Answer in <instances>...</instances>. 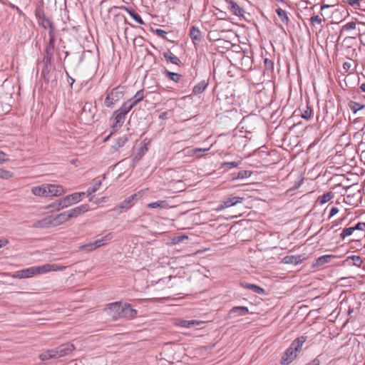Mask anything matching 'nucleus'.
Instances as JSON below:
<instances>
[{"instance_id": "obj_29", "label": "nucleus", "mask_w": 365, "mask_h": 365, "mask_svg": "<svg viewBox=\"0 0 365 365\" xmlns=\"http://www.w3.org/2000/svg\"><path fill=\"white\" fill-rule=\"evenodd\" d=\"M136 197H137V194H133V195H130V197H128V198H126L121 202L120 207L121 209L130 208L133 205V201Z\"/></svg>"}, {"instance_id": "obj_30", "label": "nucleus", "mask_w": 365, "mask_h": 365, "mask_svg": "<svg viewBox=\"0 0 365 365\" xmlns=\"http://www.w3.org/2000/svg\"><path fill=\"white\" fill-rule=\"evenodd\" d=\"M190 36L193 41L200 40L202 38L201 31L197 26H192L190 29Z\"/></svg>"}, {"instance_id": "obj_12", "label": "nucleus", "mask_w": 365, "mask_h": 365, "mask_svg": "<svg viewBox=\"0 0 365 365\" xmlns=\"http://www.w3.org/2000/svg\"><path fill=\"white\" fill-rule=\"evenodd\" d=\"M52 227L58 226L63 222L69 220L66 211L63 212L56 216H50Z\"/></svg>"}, {"instance_id": "obj_18", "label": "nucleus", "mask_w": 365, "mask_h": 365, "mask_svg": "<svg viewBox=\"0 0 365 365\" xmlns=\"http://www.w3.org/2000/svg\"><path fill=\"white\" fill-rule=\"evenodd\" d=\"M32 227L36 228H49L52 227L50 216L34 222Z\"/></svg>"}, {"instance_id": "obj_38", "label": "nucleus", "mask_w": 365, "mask_h": 365, "mask_svg": "<svg viewBox=\"0 0 365 365\" xmlns=\"http://www.w3.org/2000/svg\"><path fill=\"white\" fill-rule=\"evenodd\" d=\"M134 106L131 104V103L129 102L128 100L126 102H125L122 106L118 108V110L120 111L121 113H124L125 115H127L128 112L133 108Z\"/></svg>"}, {"instance_id": "obj_11", "label": "nucleus", "mask_w": 365, "mask_h": 365, "mask_svg": "<svg viewBox=\"0 0 365 365\" xmlns=\"http://www.w3.org/2000/svg\"><path fill=\"white\" fill-rule=\"evenodd\" d=\"M79 202V195L76 193L66 195V197L60 199V204L63 205V207L66 208L71 206L73 204Z\"/></svg>"}, {"instance_id": "obj_60", "label": "nucleus", "mask_w": 365, "mask_h": 365, "mask_svg": "<svg viewBox=\"0 0 365 365\" xmlns=\"http://www.w3.org/2000/svg\"><path fill=\"white\" fill-rule=\"evenodd\" d=\"M208 150H209V148H205V149L195 148L192 150V153L197 154L198 152H205V151H207Z\"/></svg>"}, {"instance_id": "obj_16", "label": "nucleus", "mask_w": 365, "mask_h": 365, "mask_svg": "<svg viewBox=\"0 0 365 365\" xmlns=\"http://www.w3.org/2000/svg\"><path fill=\"white\" fill-rule=\"evenodd\" d=\"M248 312L249 310L247 307H234L230 310L228 315L230 318L236 316H245L248 313Z\"/></svg>"}, {"instance_id": "obj_23", "label": "nucleus", "mask_w": 365, "mask_h": 365, "mask_svg": "<svg viewBox=\"0 0 365 365\" xmlns=\"http://www.w3.org/2000/svg\"><path fill=\"white\" fill-rule=\"evenodd\" d=\"M163 73L165 76L167 78L175 83L180 82L182 78V76L180 74L169 71L167 69H164L163 71Z\"/></svg>"}, {"instance_id": "obj_37", "label": "nucleus", "mask_w": 365, "mask_h": 365, "mask_svg": "<svg viewBox=\"0 0 365 365\" xmlns=\"http://www.w3.org/2000/svg\"><path fill=\"white\" fill-rule=\"evenodd\" d=\"M148 148L145 146H142L140 148L138 153L133 158V163H138L141 158L145 154Z\"/></svg>"}, {"instance_id": "obj_15", "label": "nucleus", "mask_w": 365, "mask_h": 365, "mask_svg": "<svg viewBox=\"0 0 365 365\" xmlns=\"http://www.w3.org/2000/svg\"><path fill=\"white\" fill-rule=\"evenodd\" d=\"M123 308L122 318L133 319L136 317L137 311L133 309L130 304L123 303Z\"/></svg>"}, {"instance_id": "obj_48", "label": "nucleus", "mask_w": 365, "mask_h": 365, "mask_svg": "<svg viewBox=\"0 0 365 365\" xmlns=\"http://www.w3.org/2000/svg\"><path fill=\"white\" fill-rule=\"evenodd\" d=\"M264 64L267 70H272L274 68V63L270 59L265 58L264 61Z\"/></svg>"}, {"instance_id": "obj_34", "label": "nucleus", "mask_w": 365, "mask_h": 365, "mask_svg": "<svg viewBox=\"0 0 365 365\" xmlns=\"http://www.w3.org/2000/svg\"><path fill=\"white\" fill-rule=\"evenodd\" d=\"M207 86V83L202 81L194 86L192 91L195 94L202 93L205 90Z\"/></svg>"}, {"instance_id": "obj_52", "label": "nucleus", "mask_w": 365, "mask_h": 365, "mask_svg": "<svg viewBox=\"0 0 365 365\" xmlns=\"http://www.w3.org/2000/svg\"><path fill=\"white\" fill-rule=\"evenodd\" d=\"M204 322H202V321H198V320H189V328L190 327H194V326H198V325H200L202 324H203Z\"/></svg>"}, {"instance_id": "obj_32", "label": "nucleus", "mask_w": 365, "mask_h": 365, "mask_svg": "<svg viewBox=\"0 0 365 365\" xmlns=\"http://www.w3.org/2000/svg\"><path fill=\"white\" fill-rule=\"evenodd\" d=\"M34 269L36 275L51 272L50 264H45L41 266H34Z\"/></svg>"}, {"instance_id": "obj_46", "label": "nucleus", "mask_w": 365, "mask_h": 365, "mask_svg": "<svg viewBox=\"0 0 365 365\" xmlns=\"http://www.w3.org/2000/svg\"><path fill=\"white\" fill-rule=\"evenodd\" d=\"M51 272L63 271L66 269V266L57 264H50Z\"/></svg>"}, {"instance_id": "obj_27", "label": "nucleus", "mask_w": 365, "mask_h": 365, "mask_svg": "<svg viewBox=\"0 0 365 365\" xmlns=\"http://www.w3.org/2000/svg\"><path fill=\"white\" fill-rule=\"evenodd\" d=\"M123 9L126 11L130 14V16L131 17H133V19L136 22H138L139 24H144V21L142 19V18L140 17V16L138 14H137L133 9H130V8H128L126 6H123Z\"/></svg>"}, {"instance_id": "obj_40", "label": "nucleus", "mask_w": 365, "mask_h": 365, "mask_svg": "<svg viewBox=\"0 0 365 365\" xmlns=\"http://www.w3.org/2000/svg\"><path fill=\"white\" fill-rule=\"evenodd\" d=\"M127 141H128V138L126 135H123V136L118 138L116 140L115 145H113L114 149L118 150L120 148L123 147L126 143Z\"/></svg>"}, {"instance_id": "obj_26", "label": "nucleus", "mask_w": 365, "mask_h": 365, "mask_svg": "<svg viewBox=\"0 0 365 365\" xmlns=\"http://www.w3.org/2000/svg\"><path fill=\"white\" fill-rule=\"evenodd\" d=\"M144 98V91L143 89H141L138 91L134 96L128 99L129 102L131 103V104L135 106L137 105L139 102H140Z\"/></svg>"}, {"instance_id": "obj_35", "label": "nucleus", "mask_w": 365, "mask_h": 365, "mask_svg": "<svg viewBox=\"0 0 365 365\" xmlns=\"http://www.w3.org/2000/svg\"><path fill=\"white\" fill-rule=\"evenodd\" d=\"M63 205L60 204V200H56V202L47 205L45 209L48 210L49 212L52 211H59L61 209H63Z\"/></svg>"}, {"instance_id": "obj_36", "label": "nucleus", "mask_w": 365, "mask_h": 365, "mask_svg": "<svg viewBox=\"0 0 365 365\" xmlns=\"http://www.w3.org/2000/svg\"><path fill=\"white\" fill-rule=\"evenodd\" d=\"M349 107L354 113H356L359 110L363 109L364 108V105L351 101L349 103Z\"/></svg>"}, {"instance_id": "obj_10", "label": "nucleus", "mask_w": 365, "mask_h": 365, "mask_svg": "<svg viewBox=\"0 0 365 365\" xmlns=\"http://www.w3.org/2000/svg\"><path fill=\"white\" fill-rule=\"evenodd\" d=\"M88 205L84 204V205H81V206L76 207L73 209L67 210L66 213L70 220L73 217H77L78 215L88 211Z\"/></svg>"}, {"instance_id": "obj_2", "label": "nucleus", "mask_w": 365, "mask_h": 365, "mask_svg": "<svg viewBox=\"0 0 365 365\" xmlns=\"http://www.w3.org/2000/svg\"><path fill=\"white\" fill-rule=\"evenodd\" d=\"M105 312L114 320L122 318V313L123 312V303L121 302L110 303L106 305Z\"/></svg>"}, {"instance_id": "obj_21", "label": "nucleus", "mask_w": 365, "mask_h": 365, "mask_svg": "<svg viewBox=\"0 0 365 365\" xmlns=\"http://www.w3.org/2000/svg\"><path fill=\"white\" fill-rule=\"evenodd\" d=\"M333 258H334V256L331 255L321 256L315 260V262L313 264V266L317 267H322L324 264L330 262L331 259Z\"/></svg>"}, {"instance_id": "obj_3", "label": "nucleus", "mask_w": 365, "mask_h": 365, "mask_svg": "<svg viewBox=\"0 0 365 365\" xmlns=\"http://www.w3.org/2000/svg\"><path fill=\"white\" fill-rule=\"evenodd\" d=\"M123 96V88L116 87L110 92L107 93V96L105 99V105L108 108H111Z\"/></svg>"}, {"instance_id": "obj_43", "label": "nucleus", "mask_w": 365, "mask_h": 365, "mask_svg": "<svg viewBox=\"0 0 365 365\" xmlns=\"http://www.w3.org/2000/svg\"><path fill=\"white\" fill-rule=\"evenodd\" d=\"M13 177V173L9 170L0 168V178L9 179Z\"/></svg>"}, {"instance_id": "obj_54", "label": "nucleus", "mask_w": 365, "mask_h": 365, "mask_svg": "<svg viewBox=\"0 0 365 365\" xmlns=\"http://www.w3.org/2000/svg\"><path fill=\"white\" fill-rule=\"evenodd\" d=\"M178 325L185 328H189V320H180L178 323Z\"/></svg>"}, {"instance_id": "obj_13", "label": "nucleus", "mask_w": 365, "mask_h": 365, "mask_svg": "<svg viewBox=\"0 0 365 365\" xmlns=\"http://www.w3.org/2000/svg\"><path fill=\"white\" fill-rule=\"evenodd\" d=\"M48 196H60L65 192L63 186L54 184H47Z\"/></svg>"}, {"instance_id": "obj_63", "label": "nucleus", "mask_w": 365, "mask_h": 365, "mask_svg": "<svg viewBox=\"0 0 365 365\" xmlns=\"http://www.w3.org/2000/svg\"><path fill=\"white\" fill-rule=\"evenodd\" d=\"M8 240H6V239H1L0 240V248L5 246L6 245L8 244Z\"/></svg>"}, {"instance_id": "obj_42", "label": "nucleus", "mask_w": 365, "mask_h": 365, "mask_svg": "<svg viewBox=\"0 0 365 365\" xmlns=\"http://www.w3.org/2000/svg\"><path fill=\"white\" fill-rule=\"evenodd\" d=\"M349 259H351L354 262L353 265L358 267H361L362 262H363L361 258L359 256H356V255L349 256L347 257L346 260H349Z\"/></svg>"}, {"instance_id": "obj_4", "label": "nucleus", "mask_w": 365, "mask_h": 365, "mask_svg": "<svg viewBox=\"0 0 365 365\" xmlns=\"http://www.w3.org/2000/svg\"><path fill=\"white\" fill-rule=\"evenodd\" d=\"M354 232H359V235H365V222H358L354 227L344 228L340 233L341 240H345L347 237L352 235Z\"/></svg>"}, {"instance_id": "obj_9", "label": "nucleus", "mask_w": 365, "mask_h": 365, "mask_svg": "<svg viewBox=\"0 0 365 365\" xmlns=\"http://www.w3.org/2000/svg\"><path fill=\"white\" fill-rule=\"evenodd\" d=\"M125 115L124 113H121L118 110H116L113 112V116L114 117V123L112 125V129L113 131H117L119 128L123 125Z\"/></svg>"}, {"instance_id": "obj_8", "label": "nucleus", "mask_w": 365, "mask_h": 365, "mask_svg": "<svg viewBox=\"0 0 365 365\" xmlns=\"http://www.w3.org/2000/svg\"><path fill=\"white\" fill-rule=\"evenodd\" d=\"M243 200V197H229L221 202L218 206L217 210H222L231 206H234L237 203L242 202Z\"/></svg>"}, {"instance_id": "obj_14", "label": "nucleus", "mask_w": 365, "mask_h": 365, "mask_svg": "<svg viewBox=\"0 0 365 365\" xmlns=\"http://www.w3.org/2000/svg\"><path fill=\"white\" fill-rule=\"evenodd\" d=\"M36 275L34 267H31L26 269H24L16 272L14 274V277L19 279L29 278Z\"/></svg>"}, {"instance_id": "obj_39", "label": "nucleus", "mask_w": 365, "mask_h": 365, "mask_svg": "<svg viewBox=\"0 0 365 365\" xmlns=\"http://www.w3.org/2000/svg\"><path fill=\"white\" fill-rule=\"evenodd\" d=\"M333 197V193L331 192H328L323 194L322 196H319L318 198V201L321 205H323L328 201H329Z\"/></svg>"}, {"instance_id": "obj_5", "label": "nucleus", "mask_w": 365, "mask_h": 365, "mask_svg": "<svg viewBox=\"0 0 365 365\" xmlns=\"http://www.w3.org/2000/svg\"><path fill=\"white\" fill-rule=\"evenodd\" d=\"M75 349V346L71 343L63 344L53 349L56 358L59 359L70 355Z\"/></svg>"}, {"instance_id": "obj_53", "label": "nucleus", "mask_w": 365, "mask_h": 365, "mask_svg": "<svg viewBox=\"0 0 365 365\" xmlns=\"http://www.w3.org/2000/svg\"><path fill=\"white\" fill-rule=\"evenodd\" d=\"M344 27L346 28V29L347 30H353V29H355L356 28V23L354 22V21H351V22H349L347 23Z\"/></svg>"}, {"instance_id": "obj_64", "label": "nucleus", "mask_w": 365, "mask_h": 365, "mask_svg": "<svg viewBox=\"0 0 365 365\" xmlns=\"http://www.w3.org/2000/svg\"><path fill=\"white\" fill-rule=\"evenodd\" d=\"M330 7H331V6H330V5H327V4H323V5H322V6H321V15H322V16H323V13H322V12L324 11V9H329V8H330Z\"/></svg>"}, {"instance_id": "obj_56", "label": "nucleus", "mask_w": 365, "mask_h": 365, "mask_svg": "<svg viewBox=\"0 0 365 365\" xmlns=\"http://www.w3.org/2000/svg\"><path fill=\"white\" fill-rule=\"evenodd\" d=\"M8 158H6V155L0 150V163H3L4 162L8 161Z\"/></svg>"}, {"instance_id": "obj_57", "label": "nucleus", "mask_w": 365, "mask_h": 365, "mask_svg": "<svg viewBox=\"0 0 365 365\" xmlns=\"http://www.w3.org/2000/svg\"><path fill=\"white\" fill-rule=\"evenodd\" d=\"M351 68V63L350 62H344L343 63V69L345 72H348Z\"/></svg>"}, {"instance_id": "obj_17", "label": "nucleus", "mask_w": 365, "mask_h": 365, "mask_svg": "<svg viewBox=\"0 0 365 365\" xmlns=\"http://www.w3.org/2000/svg\"><path fill=\"white\" fill-rule=\"evenodd\" d=\"M228 10L234 15L237 16H243L245 11L235 1H230V4L227 5Z\"/></svg>"}, {"instance_id": "obj_25", "label": "nucleus", "mask_w": 365, "mask_h": 365, "mask_svg": "<svg viewBox=\"0 0 365 365\" xmlns=\"http://www.w3.org/2000/svg\"><path fill=\"white\" fill-rule=\"evenodd\" d=\"M163 56L168 61H169L173 64L179 66L181 63V61L179 59V58L178 56H176L175 55H174L170 51L165 52L163 53Z\"/></svg>"}, {"instance_id": "obj_20", "label": "nucleus", "mask_w": 365, "mask_h": 365, "mask_svg": "<svg viewBox=\"0 0 365 365\" xmlns=\"http://www.w3.org/2000/svg\"><path fill=\"white\" fill-rule=\"evenodd\" d=\"M41 361L56 359L53 349L43 350L38 356Z\"/></svg>"}, {"instance_id": "obj_31", "label": "nucleus", "mask_w": 365, "mask_h": 365, "mask_svg": "<svg viewBox=\"0 0 365 365\" xmlns=\"http://www.w3.org/2000/svg\"><path fill=\"white\" fill-rule=\"evenodd\" d=\"M276 13L278 15L279 18L281 19V21L285 24L286 25H288L289 23V18L287 15V13L286 11L283 10L281 8H278L276 9Z\"/></svg>"}, {"instance_id": "obj_55", "label": "nucleus", "mask_w": 365, "mask_h": 365, "mask_svg": "<svg viewBox=\"0 0 365 365\" xmlns=\"http://www.w3.org/2000/svg\"><path fill=\"white\" fill-rule=\"evenodd\" d=\"M92 107L91 103H86L82 108V112H85L86 110H88V111L91 112Z\"/></svg>"}, {"instance_id": "obj_61", "label": "nucleus", "mask_w": 365, "mask_h": 365, "mask_svg": "<svg viewBox=\"0 0 365 365\" xmlns=\"http://www.w3.org/2000/svg\"><path fill=\"white\" fill-rule=\"evenodd\" d=\"M187 236L186 235H181L178 237V240H176L177 242H180L184 241L185 240L187 239Z\"/></svg>"}, {"instance_id": "obj_51", "label": "nucleus", "mask_w": 365, "mask_h": 365, "mask_svg": "<svg viewBox=\"0 0 365 365\" xmlns=\"http://www.w3.org/2000/svg\"><path fill=\"white\" fill-rule=\"evenodd\" d=\"M155 34L160 37L166 38L167 32L163 29H157L155 30Z\"/></svg>"}, {"instance_id": "obj_50", "label": "nucleus", "mask_w": 365, "mask_h": 365, "mask_svg": "<svg viewBox=\"0 0 365 365\" xmlns=\"http://www.w3.org/2000/svg\"><path fill=\"white\" fill-rule=\"evenodd\" d=\"M250 176V173L247 170H241L238 173L237 178L243 179Z\"/></svg>"}, {"instance_id": "obj_19", "label": "nucleus", "mask_w": 365, "mask_h": 365, "mask_svg": "<svg viewBox=\"0 0 365 365\" xmlns=\"http://www.w3.org/2000/svg\"><path fill=\"white\" fill-rule=\"evenodd\" d=\"M31 192L36 196H39V197L48 196L47 184H43L41 186H36V187H32Z\"/></svg>"}, {"instance_id": "obj_1", "label": "nucleus", "mask_w": 365, "mask_h": 365, "mask_svg": "<svg viewBox=\"0 0 365 365\" xmlns=\"http://www.w3.org/2000/svg\"><path fill=\"white\" fill-rule=\"evenodd\" d=\"M307 338L305 336H302L294 340L282 358L283 365L289 364L297 357V354L302 350L303 344L307 341Z\"/></svg>"}, {"instance_id": "obj_41", "label": "nucleus", "mask_w": 365, "mask_h": 365, "mask_svg": "<svg viewBox=\"0 0 365 365\" xmlns=\"http://www.w3.org/2000/svg\"><path fill=\"white\" fill-rule=\"evenodd\" d=\"M313 115V109L307 106L306 109L302 112L301 117L305 120H309Z\"/></svg>"}, {"instance_id": "obj_62", "label": "nucleus", "mask_w": 365, "mask_h": 365, "mask_svg": "<svg viewBox=\"0 0 365 365\" xmlns=\"http://www.w3.org/2000/svg\"><path fill=\"white\" fill-rule=\"evenodd\" d=\"M354 237L352 240L353 241H358L359 240V238H360L362 235H359L360 233L358 232H354V233L353 234Z\"/></svg>"}, {"instance_id": "obj_58", "label": "nucleus", "mask_w": 365, "mask_h": 365, "mask_svg": "<svg viewBox=\"0 0 365 365\" xmlns=\"http://www.w3.org/2000/svg\"><path fill=\"white\" fill-rule=\"evenodd\" d=\"M338 212H339V209L336 207H331L330 212H329V218L335 215L336 213H338Z\"/></svg>"}, {"instance_id": "obj_24", "label": "nucleus", "mask_w": 365, "mask_h": 365, "mask_svg": "<svg viewBox=\"0 0 365 365\" xmlns=\"http://www.w3.org/2000/svg\"><path fill=\"white\" fill-rule=\"evenodd\" d=\"M283 261L286 264H298L302 261V255H288L286 256Z\"/></svg>"}, {"instance_id": "obj_22", "label": "nucleus", "mask_w": 365, "mask_h": 365, "mask_svg": "<svg viewBox=\"0 0 365 365\" xmlns=\"http://www.w3.org/2000/svg\"><path fill=\"white\" fill-rule=\"evenodd\" d=\"M240 285L242 287L252 290L253 292L258 294H264V289L263 288H262L256 284H250V283H247V282H241Z\"/></svg>"}, {"instance_id": "obj_49", "label": "nucleus", "mask_w": 365, "mask_h": 365, "mask_svg": "<svg viewBox=\"0 0 365 365\" xmlns=\"http://www.w3.org/2000/svg\"><path fill=\"white\" fill-rule=\"evenodd\" d=\"M240 162H225L222 163V167L228 168H236L239 165Z\"/></svg>"}, {"instance_id": "obj_44", "label": "nucleus", "mask_w": 365, "mask_h": 365, "mask_svg": "<svg viewBox=\"0 0 365 365\" xmlns=\"http://www.w3.org/2000/svg\"><path fill=\"white\" fill-rule=\"evenodd\" d=\"M42 24H43V28L48 29V31H51V29H52V32H55V28L53 25V23L51 21V20L46 19H44Z\"/></svg>"}, {"instance_id": "obj_59", "label": "nucleus", "mask_w": 365, "mask_h": 365, "mask_svg": "<svg viewBox=\"0 0 365 365\" xmlns=\"http://www.w3.org/2000/svg\"><path fill=\"white\" fill-rule=\"evenodd\" d=\"M307 365H320V361L318 358H315L311 362H309Z\"/></svg>"}, {"instance_id": "obj_33", "label": "nucleus", "mask_w": 365, "mask_h": 365, "mask_svg": "<svg viewBox=\"0 0 365 365\" xmlns=\"http://www.w3.org/2000/svg\"><path fill=\"white\" fill-rule=\"evenodd\" d=\"M101 185V180H95V183H94L93 186L92 187H89L87 190L86 193H87V195L89 197V201L93 200V197H92L91 195L93 193L96 192L99 189Z\"/></svg>"}, {"instance_id": "obj_47", "label": "nucleus", "mask_w": 365, "mask_h": 365, "mask_svg": "<svg viewBox=\"0 0 365 365\" xmlns=\"http://www.w3.org/2000/svg\"><path fill=\"white\" fill-rule=\"evenodd\" d=\"M322 19L319 17V16H313L310 19V23L312 26H315L316 24H322Z\"/></svg>"}, {"instance_id": "obj_45", "label": "nucleus", "mask_w": 365, "mask_h": 365, "mask_svg": "<svg viewBox=\"0 0 365 365\" xmlns=\"http://www.w3.org/2000/svg\"><path fill=\"white\" fill-rule=\"evenodd\" d=\"M346 3L354 7V9H360L361 1L360 0H344Z\"/></svg>"}, {"instance_id": "obj_7", "label": "nucleus", "mask_w": 365, "mask_h": 365, "mask_svg": "<svg viewBox=\"0 0 365 365\" xmlns=\"http://www.w3.org/2000/svg\"><path fill=\"white\" fill-rule=\"evenodd\" d=\"M48 36L49 40L46 47V53L47 59L50 61L53 58L54 54V47L56 42L55 32H52V29H51V31H48Z\"/></svg>"}, {"instance_id": "obj_6", "label": "nucleus", "mask_w": 365, "mask_h": 365, "mask_svg": "<svg viewBox=\"0 0 365 365\" xmlns=\"http://www.w3.org/2000/svg\"><path fill=\"white\" fill-rule=\"evenodd\" d=\"M113 237V233L110 232L106 235L102 237L101 239L96 240L95 242L92 243H88L81 247L82 249L86 250L88 251L93 250L97 247H100L104 245H106L108 241H110Z\"/></svg>"}, {"instance_id": "obj_28", "label": "nucleus", "mask_w": 365, "mask_h": 365, "mask_svg": "<svg viewBox=\"0 0 365 365\" xmlns=\"http://www.w3.org/2000/svg\"><path fill=\"white\" fill-rule=\"evenodd\" d=\"M168 204L165 200H158L147 205V207L150 209H163L168 207Z\"/></svg>"}]
</instances>
